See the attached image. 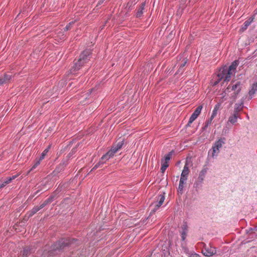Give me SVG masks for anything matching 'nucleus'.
Returning a JSON list of instances; mask_svg holds the SVG:
<instances>
[{
	"instance_id": "f257e3e1",
	"label": "nucleus",
	"mask_w": 257,
	"mask_h": 257,
	"mask_svg": "<svg viewBox=\"0 0 257 257\" xmlns=\"http://www.w3.org/2000/svg\"><path fill=\"white\" fill-rule=\"evenodd\" d=\"M237 65V61H234L228 68L226 66L223 67L222 70H220L219 73L217 75L218 77H221V79H224V81H229L230 79L231 75L235 70Z\"/></svg>"
},
{
	"instance_id": "f03ea898",
	"label": "nucleus",
	"mask_w": 257,
	"mask_h": 257,
	"mask_svg": "<svg viewBox=\"0 0 257 257\" xmlns=\"http://www.w3.org/2000/svg\"><path fill=\"white\" fill-rule=\"evenodd\" d=\"M77 240L75 239H70V238H66V239H62L60 240L55 245V247H54V249H63L65 247L71 245L74 242H75Z\"/></svg>"
},
{
	"instance_id": "7ed1b4c3",
	"label": "nucleus",
	"mask_w": 257,
	"mask_h": 257,
	"mask_svg": "<svg viewBox=\"0 0 257 257\" xmlns=\"http://www.w3.org/2000/svg\"><path fill=\"white\" fill-rule=\"evenodd\" d=\"M230 88L231 90L234 91L233 93L232 94L230 99L231 100L230 102V105H232L233 103L235 101L237 95L239 93L241 89V84L240 82H237L235 84H233L232 86H230Z\"/></svg>"
},
{
	"instance_id": "20e7f679",
	"label": "nucleus",
	"mask_w": 257,
	"mask_h": 257,
	"mask_svg": "<svg viewBox=\"0 0 257 257\" xmlns=\"http://www.w3.org/2000/svg\"><path fill=\"white\" fill-rule=\"evenodd\" d=\"M53 200V197L51 196L47 199H46L43 203H42L39 206H35L32 210H31L28 213L29 217L32 216L35 213H36L40 209L44 207L48 204L51 203Z\"/></svg>"
},
{
	"instance_id": "39448f33",
	"label": "nucleus",
	"mask_w": 257,
	"mask_h": 257,
	"mask_svg": "<svg viewBox=\"0 0 257 257\" xmlns=\"http://www.w3.org/2000/svg\"><path fill=\"white\" fill-rule=\"evenodd\" d=\"M91 53V51L89 49L85 50L83 51L79 56V62L83 61V63H87L90 60V55Z\"/></svg>"
},
{
	"instance_id": "423d86ee",
	"label": "nucleus",
	"mask_w": 257,
	"mask_h": 257,
	"mask_svg": "<svg viewBox=\"0 0 257 257\" xmlns=\"http://www.w3.org/2000/svg\"><path fill=\"white\" fill-rule=\"evenodd\" d=\"M202 107H203L202 105H199L196 108L195 110L190 117L189 122L187 124L188 126H190V124H191L197 118V117L201 113Z\"/></svg>"
},
{
	"instance_id": "0eeeda50",
	"label": "nucleus",
	"mask_w": 257,
	"mask_h": 257,
	"mask_svg": "<svg viewBox=\"0 0 257 257\" xmlns=\"http://www.w3.org/2000/svg\"><path fill=\"white\" fill-rule=\"evenodd\" d=\"M216 252V249L214 247L211 246V245L209 246H204V248L202 249L203 254L206 256H211Z\"/></svg>"
},
{
	"instance_id": "6e6552de",
	"label": "nucleus",
	"mask_w": 257,
	"mask_h": 257,
	"mask_svg": "<svg viewBox=\"0 0 257 257\" xmlns=\"http://www.w3.org/2000/svg\"><path fill=\"white\" fill-rule=\"evenodd\" d=\"M165 194L164 192L158 196L157 201L154 204L155 208L153 209L154 212L163 204L165 200ZM153 205L154 204H152V205Z\"/></svg>"
},
{
	"instance_id": "1a4fd4ad",
	"label": "nucleus",
	"mask_w": 257,
	"mask_h": 257,
	"mask_svg": "<svg viewBox=\"0 0 257 257\" xmlns=\"http://www.w3.org/2000/svg\"><path fill=\"white\" fill-rule=\"evenodd\" d=\"M35 252V249L31 246L25 247L22 251V257H28Z\"/></svg>"
},
{
	"instance_id": "9d476101",
	"label": "nucleus",
	"mask_w": 257,
	"mask_h": 257,
	"mask_svg": "<svg viewBox=\"0 0 257 257\" xmlns=\"http://www.w3.org/2000/svg\"><path fill=\"white\" fill-rule=\"evenodd\" d=\"M116 153L114 149L111 147L109 151L102 156V160H105V161L108 160L110 158L112 157Z\"/></svg>"
},
{
	"instance_id": "9b49d317",
	"label": "nucleus",
	"mask_w": 257,
	"mask_h": 257,
	"mask_svg": "<svg viewBox=\"0 0 257 257\" xmlns=\"http://www.w3.org/2000/svg\"><path fill=\"white\" fill-rule=\"evenodd\" d=\"M230 89V85L228 86L226 89L221 94L222 96L220 97L219 99V101L217 104H220V106L221 104L223 103L225 100L227 99V93L229 92V89Z\"/></svg>"
},
{
	"instance_id": "f8f14e48",
	"label": "nucleus",
	"mask_w": 257,
	"mask_h": 257,
	"mask_svg": "<svg viewBox=\"0 0 257 257\" xmlns=\"http://www.w3.org/2000/svg\"><path fill=\"white\" fill-rule=\"evenodd\" d=\"M85 63H83V61L80 62L79 61V59L78 61L75 62L74 64V66L70 69L71 73H74L75 71L80 69V67L84 65Z\"/></svg>"
},
{
	"instance_id": "ddd939ff",
	"label": "nucleus",
	"mask_w": 257,
	"mask_h": 257,
	"mask_svg": "<svg viewBox=\"0 0 257 257\" xmlns=\"http://www.w3.org/2000/svg\"><path fill=\"white\" fill-rule=\"evenodd\" d=\"M85 63H83V61L80 62L79 61V59L78 61L75 62L74 64V66L70 69L71 73H74L75 71L80 69V67L84 65Z\"/></svg>"
},
{
	"instance_id": "4468645a",
	"label": "nucleus",
	"mask_w": 257,
	"mask_h": 257,
	"mask_svg": "<svg viewBox=\"0 0 257 257\" xmlns=\"http://www.w3.org/2000/svg\"><path fill=\"white\" fill-rule=\"evenodd\" d=\"M85 63H83V61L80 62L79 61V59L78 61L75 62L74 64V66L70 69L71 73H74L75 71L80 69V67L84 65Z\"/></svg>"
},
{
	"instance_id": "2eb2a0df",
	"label": "nucleus",
	"mask_w": 257,
	"mask_h": 257,
	"mask_svg": "<svg viewBox=\"0 0 257 257\" xmlns=\"http://www.w3.org/2000/svg\"><path fill=\"white\" fill-rule=\"evenodd\" d=\"M12 78V76L8 74H5L3 77H0V85L10 82Z\"/></svg>"
},
{
	"instance_id": "dca6fc26",
	"label": "nucleus",
	"mask_w": 257,
	"mask_h": 257,
	"mask_svg": "<svg viewBox=\"0 0 257 257\" xmlns=\"http://www.w3.org/2000/svg\"><path fill=\"white\" fill-rule=\"evenodd\" d=\"M254 17H251L249 18L247 20L245 21L244 23V25L241 28V31L243 32L245 31L248 27V26L251 23V22L253 21Z\"/></svg>"
},
{
	"instance_id": "f3484780",
	"label": "nucleus",
	"mask_w": 257,
	"mask_h": 257,
	"mask_svg": "<svg viewBox=\"0 0 257 257\" xmlns=\"http://www.w3.org/2000/svg\"><path fill=\"white\" fill-rule=\"evenodd\" d=\"M145 3H142L140 7L137 10V12L136 13V17L137 18L141 17L143 14V11L145 9Z\"/></svg>"
},
{
	"instance_id": "a211bd4d",
	"label": "nucleus",
	"mask_w": 257,
	"mask_h": 257,
	"mask_svg": "<svg viewBox=\"0 0 257 257\" xmlns=\"http://www.w3.org/2000/svg\"><path fill=\"white\" fill-rule=\"evenodd\" d=\"M224 140H225V138L218 140L214 143L213 146L216 147L217 150H219V149L222 147V145L224 143Z\"/></svg>"
},
{
	"instance_id": "6ab92c4d",
	"label": "nucleus",
	"mask_w": 257,
	"mask_h": 257,
	"mask_svg": "<svg viewBox=\"0 0 257 257\" xmlns=\"http://www.w3.org/2000/svg\"><path fill=\"white\" fill-rule=\"evenodd\" d=\"M238 117H239V115H237L236 113H233L229 117L228 122H230L231 123L233 124L236 122Z\"/></svg>"
},
{
	"instance_id": "aec40b11",
	"label": "nucleus",
	"mask_w": 257,
	"mask_h": 257,
	"mask_svg": "<svg viewBox=\"0 0 257 257\" xmlns=\"http://www.w3.org/2000/svg\"><path fill=\"white\" fill-rule=\"evenodd\" d=\"M207 173V168H204L201 170L200 172L199 176L198 177V180L202 182L204 180V178Z\"/></svg>"
},
{
	"instance_id": "412c9836",
	"label": "nucleus",
	"mask_w": 257,
	"mask_h": 257,
	"mask_svg": "<svg viewBox=\"0 0 257 257\" xmlns=\"http://www.w3.org/2000/svg\"><path fill=\"white\" fill-rule=\"evenodd\" d=\"M185 183V182L184 181L180 180L178 192L180 194H182L183 193L184 185Z\"/></svg>"
},
{
	"instance_id": "4be33fe9",
	"label": "nucleus",
	"mask_w": 257,
	"mask_h": 257,
	"mask_svg": "<svg viewBox=\"0 0 257 257\" xmlns=\"http://www.w3.org/2000/svg\"><path fill=\"white\" fill-rule=\"evenodd\" d=\"M257 91V83L253 84L251 90L249 91L250 96L253 95Z\"/></svg>"
},
{
	"instance_id": "5701e85b",
	"label": "nucleus",
	"mask_w": 257,
	"mask_h": 257,
	"mask_svg": "<svg viewBox=\"0 0 257 257\" xmlns=\"http://www.w3.org/2000/svg\"><path fill=\"white\" fill-rule=\"evenodd\" d=\"M20 173H19L16 175L13 176L12 177H10L9 178H7L5 181H4L6 184H8L10 183L13 180L15 179L16 178H17L19 175Z\"/></svg>"
},
{
	"instance_id": "b1692460",
	"label": "nucleus",
	"mask_w": 257,
	"mask_h": 257,
	"mask_svg": "<svg viewBox=\"0 0 257 257\" xmlns=\"http://www.w3.org/2000/svg\"><path fill=\"white\" fill-rule=\"evenodd\" d=\"M220 104H217L215 106L214 109L213 110L212 115L211 116V118H214V117L216 115L217 112L218 110L219 109V108H220Z\"/></svg>"
},
{
	"instance_id": "393cba45",
	"label": "nucleus",
	"mask_w": 257,
	"mask_h": 257,
	"mask_svg": "<svg viewBox=\"0 0 257 257\" xmlns=\"http://www.w3.org/2000/svg\"><path fill=\"white\" fill-rule=\"evenodd\" d=\"M105 160H102V157L100 161L93 167V168L91 169V171L94 170L98 168L101 165H102L105 163Z\"/></svg>"
},
{
	"instance_id": "a878e982",
	"label": "nucleus",
	"mask_w": 257,
	"mask_h": 257,
	"mask_svg": "<svg viewBox=\"0 0 257 257\" xmlns=\"http://www.w3.org/2000/svg\"><path fill=\"white\" fill-rule=\"evenodd\" d=\"M51 148V145H49L41 154L40 157V160H43L44 159L45 156L47 155V153L49 152L50 149Z\"/></svg>"
},
{
	"instance_id": "bb28decb",
	"label": "nucleus",
	"mask_w": 257,
	"mask_h": 257,
	"mask_svg": "<svg viewBox=\"0 0 257 257\" xmlns=\"http://www.w3.org/2000/svg\"><path fill=\"white\" fill-rule=\"evenodd\" d=\"M42 160H40V158L37 160L35 162V164L33 166V167L31 168V169L28 172L27 175H28L31 171H32L34 169H35L38 165L40 164V161Z\"/></svg>"
},
{
	"instance_id": "cd10ccee",
	"label": "nucleus",
	"mask_w": 257,
	"mask_h": 257,
	"mask_svg": "<svg viewBox=\"0 0 257 257\" xmlns=\"http://www.w3.org/2000/svg\"><path fill=\"white\" fill-rule=\"evenodd\" d=\"M189 168H188L187 165L186 164L184 167V168H183V170L182 171L181 174L183 175H185V176H188V175L189 174Z\"/></svg>"
},
{
	"instance_id": "c85d7f7f",
	"label": "nucleus",
	"mask_w": 257,
	"mask_h": 257,
	"mask_svg": "<svg viewBox=\"0 0 257 257\" xmlns=\"http://www.w3.org/2000/svg\"><path fill=\"white\" fill-rule=\"evenodd\" d=\"M212 154L211 156L212 157H214V156H216L219 152V150H217L216 149V147H215L214 146H213L212 148Z\"/></svg>"
},
{
	"instance_id": "c756f323",
	"label": "nucleus",
	"mask_w": 257,
	"mask_h": 257,
	"mask_svg": "<svg viewBox=\"0 0 257 257\" xmlns=\"http://www.w3.org/2000/svg\"><path fill=\"white\" fill-rule=\"evenodd\" d=\"M242 106H241V105H238L235 107L234 110V114H237V115L239 114V112L242 110Z\"/></svg>"
},
{
	"instance_id": "7c9ffc66",
	"label": "nucleus",
	"mask_w": 257,
	"mask_h": 257,
	"mask_svg": "<svg viewBox=\"0 0 257 257\" xmlns=\"http://www.w3.org/2000/svg\"><path fill=\"white\" fill-rule=\"evenodd\" d=\"M55 37L57 38L58 39H59L60 40H63L64 38V35L63 34V32L60 31L57 33V36H56Z\"/></svg>"
},
{
	"instance_id": "2f4dec72",
	"label": "nucleus",
	"mask_w": 257,
	"mask_h": 257,
	"mask_svg": "<svg viewBox=\"0 0 257 257\" xmlns=\"http://www.w3.org/2000/svg\"><path fill=\"white\" fill-rule=\"evenodd\" d=\"M172 155V152H170L169 154L165 157V162H167L168 164V162L170 160L171 156Z\"/></svg>"
},
{
	"instance_id": "473e14b6",
	"label": "nucleus",
	"mask_w": 257,
	"mask_h": 257,
	"mask_svg": "<svg viewBox=\"0 0 257 257\" xmlns=\"http://www.w3.org/2000/svg\"><path fill=\"white\" fill-rule=\"evenodd\" d=\"M213 119V118H211V117H210V118L205 122V125L203 127V130H205L208 126V125L211 123Z\"/></svg>"
},
{
	"instance_id": "72a5a7b5",
	"label": "nucleus",
	"mask_w": 257,
	"mask_h": 257,
	"mask_svg": "<svg viewBox=\"0 0 257 257\" xmlns=\"http://www.w3.org/2000/svg\"><path fill=\"white\" fill-rule=\"evenodd\" d=\"M169 166V165L168 163H167V162H164L162 165V167H161V171H162V172H164L166 170V169L167 168V167Z\"/></svg>"
},
{
	"instance_id": "f704fd0d",
	"label": "nucleus",
	"mask_w": 257,
	"mask_h": 257,
	"mask_svg": "<svg viewBox=\"0 0 257 257\" xmlns=\"http://www.w3.org/2000/svg\"><path fill=\"white\" fill-rule=\"evenodd\" d=\"M74 24V22H70L69 23L68 25H67L65 29H64V30L65 31H68V30H69L71 28V26Z\"/></svg>"
},
{
	"instance_id": "c9c22d12",
	"label": "nucleus",
	"mask_w": 257,
	"mask_h": 257,
	"mask_svg": "<svg viewBox=\"0 0 257 257\" xmlns=\"http://www.w3.org/2000/svg\"><path fill=\"white\" fill-rule=\"evenodd\" d=\"M112 148L114 149V151L117 152L120 149V148L117 146L116 144H115L112 146Z\"/></svg>"
},
{
	"instance_id": "e433bc0d",
	"label": "nucleus",
	"mask_w": 257,
	"mask_h": 257,
	"mask_svg": "<svg viewBox=\"0 0 257 257\" xmlns=\"http://www.w3.org/2000/svg\"><path fill=\"white\" fill-rule=\"evenodd\" d=\"M123 142H124V140H122L121 141H119L118 142H117L116 144L118 146L120 149L122 148L123 145Z\"/></svg>"
},
{
	"instance_id": "4c0bfd02",
	"label": "nucleus",
	"mask_w": 257,
	"mask_h": 257,
	"mask_svg": "<svg viewBox=\"0 0 257 257\" xmlns=\"http://www.w3.org/2000/svg\"><path fill=\"white\" fill-rule=\"evenodd\" d=\"M187 177H188V176H185V175H183L181 174V175L180 180L184 181L185 182H186V180L187 179Z\"/></svg>"
},
{
	"instance_id": "58836bf2",
	"label": "nucleus",
	"mask_w": 257,
	"mask_h": 257,
	"mask_svg": "<svg viewBox=\"0 0 257 257\" xmlns=\"http://www.w3.org/2000/svg\"><path fill=\"white\" fill-rule=\"evenodd\" d=\"M186 235V231L183 230L182 233V240H184L185 239Z\"/></svg>"
},
{
	"instance_id": "ea45409f",
	"label": "nucleus",
	"mask_w": 257,
	"mask_h": 257,
	"mask_svg": "<svg viewBox=\"0 0 257 257\" xmlns=\"http://www.w3.org/2000/svg\"><path fill=\"white\" fill-rule=\"evenodd\" d=\"M189 257H200V256L197 253H191L190 254Z\"/></svg>"
},
{
	"instance_id": "a19ab883",
	"label": "nucleus",
	"mask_w": 257,
	"mask_h": 257,
	"mask_svg": "<svg viewBox=\"0 0 257 257\" xmlns=\"http://www.w3.org/2000/svg\"><path fill=\"white\" fill-rule=\"evenodd\" d=\"M186 62L187 60H185L184 63L182 64H181V66H180L179 69H181V68H183L185 65Z\"/></svg>"
},
{
	"instance_id": "79ce46f5",
	"label": "nucleus",
	"mask_w": 257,
	"mask_h": 257,
	"mask_svg": "<svg viewBox=\"0 0 257 257\" xmlns=\"http://www.w3.org/2000/svg\"><path fill=\"white\" fill-rule=\"evenodd\" d=\"M0 184H1V185L2 186V188H3L4 187H5L7 185V184L5 181L0 183Z\"/></svg>"
},
{
	"instance_id": "37998d69",
	"label": "nucleus",
	"mask_w": 257,
	"mask_h": 257,
	"mask_svg": "<svg viewBox=\"0 0 257 257\" xmlns=\"http://www.w3.org/2000/svg\"><path fill=\"white\" fill-rule=\"evenodd\" d=\"M187 225H186V224H184V225H183V227H182V228H183V230H185H185H187Z\"/></svg>"
},
{
	"instance_id": "c03bdc74",
	"label": "nucleus",
	"mask_w": 257,
	"mask_h": 257,
	"mask_svg": "<svg viewBox=\"0 0 257 257\" xmlns=\"http://www.w3.org/2000/svg\"><path fill=\"white\" fill-rule=\"evenodd\" d=\"M218 78H219V80H218V81H216V82L214 83V85H216V84L218 83L219 81V80H220L221 79V77H218Z\"/></svg>"
}]
</instances>
